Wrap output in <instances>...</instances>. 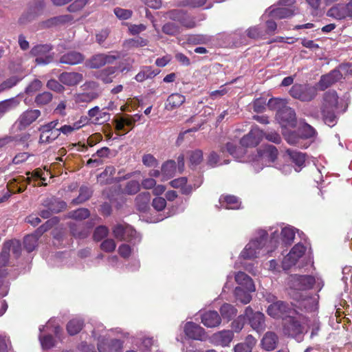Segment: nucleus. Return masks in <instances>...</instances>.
<instances>
[{
  "mask_svg": "<svg viewBox=\"0 0 352 352\" xmlns=\"http://www.w3.org/2000/svg\"><path fill=\"white\" fill-rule=\"evenodd\" d=\"M339 108V96L335 90L325 91L322 98L320 114L325 124L329 126L337 122V113Z\"/></svg>",
  "mask_w": 352,
  "mask_h": 352,
  "instance_id": "nucleus-1",
  "label": "nucleus"
},
{
  "mask_svg": "<svg viewBox=\"0 0 352 352\" xmlns=\"http://www.w3.org/2000/svg\"><path fill=\"white\" fill-rule=\"evenodd\" d=\"M302 316H287L282 320V331L285 336L299 340L304 334L305 326Z\"/></svg>",
  "mask_w": 352,
  "mask_h": 352,
  "instance_id": "nucleus-2",
  "label": "nucleus"
},
{
  "mask_svg": "<svg viewBox=\"0 0 352 352\" xmlns=\"http://www.w3.org/2000/svg\"><path fill=\"white\" fill-rule=\"evenodd\" d=\"M290 96L302 102H310L318 95V88L309 84H295L289 90Z\"/></svg>",
  "mask_w": 352,
  "mask_h": 352,
  "instance_id": "nucleus-3",
  "label": "nucleus"
},
{
  "mask_svg": "<svg viewBox=\"0 0 352 352\" xmlns=\"http://www.w3.org/2000/svg\"><path fill=\"white\" fill-rule=\"evenodd\" d=\"M267 312L274 318H282L283 320L284 318L294 314L296 311L287 302L278 300L268 307Z\"/></svg>",
  "mask_w": 352,
  "mask_h": 352,
  "instance_id": "nucleus-4",
  "label": "nucleus"
},
{
  "mask_svg": "<svg viewBox=\"0 0 352 352\" xmlns=\"http://www.w3.org/2000/svg\"><path fill=\"white\" fill-rule=\"evenodd\" d=\"M307 248L298 243L296 244L289 251L288 254L284 257L282 261L283 268L289 270L295 265L298 261L305 254Z\"/></svg>",
  "mask_w": 352,
  "mask_h": 352,
  "instance_id": "nucleus-5",
  "label": "nucleus"
},
{
  "mask_svg": "<svg viewBox=\"0 0 352 352\" xmlns=\"http://www.w3.org/2000/svg\"><path fill=\"white\" fill-rule=\"evenodd\" d=\"M41 116V112L38 109H28L23 111L16 120V124L19 130H25L34 122Z\"/></svg>",
  "mask_w": 352,
  "mask_h": 352,
  "instance_id": "nucleus-6",
  "label": "nucleus"
},
{
  "mask_svg": "<svg viewBox=\"0 0 352 352\" xmlns=\"http://www.w3.org/2000/svg\"><path fill=\"white\" fill-rule=\"evenodd\" d=\"M52 50L50 44L37 45L32 48L31 54L36 56L35 61L38 65H47L52 62V56L46 55Z\"/></svg>",
  "mask_w": 352,
  "mask_h": 352,
  "instance_id": "nucleus-7",
  "label": "nucleus"
},
{
  "mask_svg": "<svg viewBox=\"0 0 352 352\" xmlns=\"http://www.w3.org/2000/svg\"><path fill=\"white\" fill-rule=\"evenodd\" d=\"M70 234L78 239H86L90 234L92 224L90 222H70L68 223Z\"/></svg>",
  "mask_w": 352,
  "mask_h": 352,
  "instance_id": "nucleus-8",
  "label": "nucleus"
},
{
  "mask_svg": "<svg viewBox=\"0 0 352 352\" xmlns=\"http://www.w3.org/2000/svg\"><path fill=\"white\" fill-rule=\"evenodd\" d=\"M264 132L257 126H253L250 131L241 140L240 144L243 147H255L262 140Z\"/></svg>",
  "mask_w": 352,
  "mask_h": 352,
  "instance_id": "nucleus-9",
  "label": "nucleus"
},
{
  "mask_svg": "<svg viewBox=\"0 0 352 352\" xmlns=\"http://www.w3.org/2000/svg\"><path fill=\"white\" fill-rule=\"evenodd\" d=\"M245 315L248 319L251 327L260 332L265 328V316L260 311L254 312L251 307H247L245 309Z\"/></svg>",
  "mask_w": 352,
  "mask_h": 352,
  "instance_id": "nucleus-10",
  "label": "nucleus"
},
{
  "mask_svg": "<svg viewBox=\"0 0 352 352\" xmlns=\"http://www.w3.org/2000/svg\"><path fill=\"white\" fill-rule=\"evenodd\" d=\"M113 234L119 241H131L136 235V231L126 223H118L112 229Z\"/></svg>",
  "mask_w": 352,
  "mask_h": 352,
  "instance_id": "nucleus-11",
  "label": "nucleus"
},
{
  "mask_svg": "<svg viewBox=\"0 0 352 352\" xmlns=\"http://www.w3.org/2000/svg\"><path fill=\"white\" fill-rule=\"evenodd\" d=\"M118 56L107 54H98L91 56L87 62V65L91 69H98L106 64H112L118 59Z\"/></svg>",
  "mask_w": 352,
  "mask_h": 352,
  "instance_id": "nucleus-12",
  "label": "nucleus"
},
{
  "mask_svg": "<svg viewBox=\"0 0 352 352\" xmlns=\"http://www.w3.org/2000/svg\"><path fill=\"white\" fill-rule=\"evenodd\" d=\"M276 118L284 126H294L296 123L295 111L289 107H283L276 113Z\"/></svg>",
  "mask_w": 352,
  "mask_h": 352,
  "instance_id": "nucleus-13",
  "label": "nucleus"
},
{
  "mask_svg": "<svg viewBox=\"0 0 352 352\" xmlns=\"http://www.w3.org/2000/svg\"><path fill=\"white\" fill-rule=\"evenodd\" d=\"M342 78V74L339 69H333L329 73L322 75L318 81L317 86L321 91H324Z\"/></svg>",
  "mask_w": 352,
  "mask_h": 352,
  "instance_id": "nucleus-14",
  "label": "nucleus"
},
{
  "mask_svg": "<svg viewBox=\"0 0 352 352\" xmlns=\"http://www.w3.org/2000/svg\"><path fill=\"white\" fill-rule=\"evenodd\" d=\"M184 331L185 335L192 340H203L206 337L204 329L193 322H187Z\"/></svg>",
  "mask_w": 352,
  "mask_h": 352,
  "instance_id": "nucleus-15",
  "label": "nucleus"
},
{
  "mask_svg": "<svg viewBox=\"0 0 352 352\" xmlns=\"http://www.w3.org/2000/svg\"><path fill=\"white\" fill-rule=\"evenodd\" d=\"M137 119L130 115H124L115 120L116 131H122L124 134L128 133L135 126Z\"/></svg>",
  "mask_w": 352,
  "mask_h": 352,
  "instance_id": "nucleus-16",
  "label": "nucleus"
},
{
  "mask_svg": "<svg viewBox=\"0 0 352 352\" xmlns=\"http://www.w3.org/2000/svg\"><path fill=\"white\" fill-rule=\"evenodd\" d=\"M58 80L63 85L74 87L82 81L83 76L78 72H64L59 75Z\"/></svg>",
  "mask_w": 352,
  "mask_h": 352,
  "instance_id": "nucleus-17",
  "label": "nucleus"
},
{
  "mask_svg": "<svg viewBox=\"0 0 352 352\" xmlns=\"http://www.w3.org/2000/svg\"><path fill=\"white\" fill-rule=\"evenodd\" d=\"M31 181L30 177L19 176L8 183V190L12 193H21L26 189V185L24 183L30 184Z\"/></svg>",
  "mask_w": 352,
  "mask_h": 352,
  "instance_id": "nucleus-18",
  "label": "nucleus"
},
{
  "mask_svg": "<svg viewBox=\"0 0 352 352\" xmlns=\"http://www.w3.org/2000/svg\"><path fill=\"white\" fill-rule=\"evenodd\" d=\"M85 56L80 52L76 51H69L59 58V63L69 65H76L83 62Z\"/></svg>",
  "mask_w": 352,
  "mask_h": 352,
  "instance_id": "nucleus-19",
  "label": "nucleus"
},
{
  "mask_svg": "<svg viewBox=\"0 0 352 352\" xmlns=\"http://www.w3.org/2000/svg\"><path fill=\"white\" fill-rule=\"evenodd\" d=\"M116 171V169L113 166H107L104 171L98 176V181L100 185L111 184L114 182H120L121 180L120 178L113 177Z\"/></svg>",
  "mask_w": 352,
  "mask_h": 352,
  "instance_id": "nucleus-20",
  "label": "nucleus"
},
{
  "mask_svg": "<svg viewBox=\"0 0 352 352\" xmlns=\"http://www.w3.org/2000/svg\"><path fill=\"white\" fill-rule=\"evenodd\" d=\"M118 71L116 67H107L95 73V77L104 84H109L113 82L116 78V73Z\"/></svg>",
  "mask_w": 352,
  "mask_h": 352,
  "instance_id": "nucleus-21",
  "label": "nucleus"
},
{
  "mask_svg": "<svg viewBox=\"0 0 352 352\" xmlns=\"http://www.w3.org/2000/svg\"><path fill=\"white\" fill-rule=\"evenodd\" d=\"M258 155L262 160L274 162L277 159L278 151L276 146L267 144L258 149Z\"/></svg>",
  "mask_w": 352,
  "mask_h": 352,
  "instance_id": "nucleus-22",
  "label": "nucleus"
},
{
  "mask_svg": "<svg viewBox=\"0 0 352 352\" xmlns=\"http://www.w3.org/2000/svg\"><path fill=\"white\" fill-rule=\"evenodd\" d=\"M221 322V318L216 311H208L201 315V322L208 328L218 327Z\"/></svg>",
  "mask_w": 352,
  "mask_h": 352,
  "instance_id": "nucleus-23",
  "label": "nucleus"
},
{
  "mask_svg": "<svg viewBox=\"0 0 352 352\" xmlns=\"http://www.w3.org/2000/svg\"><path fill=\"white\" fill-rule=\"evenodd\" d=\"M186 101V97L179 93L171 94L165 102V109L173 111L179 108Z\"/></svg>",
  "mask_w": 352,
  "mask_h": 352,
  "instance_id": "nucleus-24",
  "label": "nucleus"
},
{
  "mask_svg": "<svg viewBox=\"0 0 352 352\" xmlns=\"http://www.w3.org/2000/svg\"><path fill=\"white\" fill-rule=\"evenodd\" d=\"M278 343V337L275 332L273 331H267L266 332L262 340H261V346L263 349L265 351H273Z\"/></svg>",
  "mask_w": 352,
  "mask_h": 352,
  "instance_id": "nucleus-25",
  "label": "nucleus"
},
{
  "mask_svg": "<svg viewBox=\"0 0 352 352\" xmlns=\"http://www.w3.org/2000/svg\"><path fill=\"white\" fill-rule=\"evenodd\" d=\"M88 116L91 119H94L93 122L94 124H102L110 120V114L107 111L100 110L98 106L89 109Z\"/></svg>",
  "mask_w": 352,
  "mask_h": 352,
  "instance_id": "nucleus-26",
  "label": "nucleus"
},
{
  "mask_svg": "<svg viewBox=\"0 0 352 352\" xmlns=\"http://www.w3.org/2000/svg\"><path fill=\"white\" fill-rule=\"evenodd\" d=\"M38 130L40 132L39 144H50L60 135L58 129L46 130L43 126H40Z\"/></svg>",
  "mask_w": 352,
  "mask_h": 352,
  "instance_id": "nucleus-27",
  "label": "nucleus"
},
{
  "mask_svg": "<svg viewBox=\"0 0 352 352\" xmlns=\"http://www.w3.org/2000/svg\"><path fill=\"white\" fill-rule=\"evenodd\" d=\"M74 17L70 14H65L50 18L43 23V25L46 28H52L55 26L64 25L65 24L72 23Z\"/></svg>",
  "mask_w": 352,
  "mask_h": 352,
  "instance_id": "nucleus-28",
  "label": "nucleus"
},
{
  "mask_svg": "<svg viewBox=\"0 0 352 352\" xmlns=\"http://www.w3.org/2000/svg\"><path fill=\"white\" fill-rule=\"evenodd\" d=\"M160 71L159 69H154L151 66H144L141 70L136 74L135 79L137 82H142L148 79H152Z\"/></svg>",
  "mask_w": 352,
  "mask_h": 352,
  "instance_id": "nucleus-29",
  "label": "nucleus"
},
{
  "mask_svg": "<svg viewBox=\"0 0 352 352\" xmlns=\"http://www.w3.org/2000/svg\"><path fill=\"white\" fill-rule=\"evenodd\" d=\"M259 241L258 240H254L248 243L242 251L241 255L244 259H252L257 257L259 253Z\"/></svg>",
  "mask_w": 352,
  "mask_h": 352,
  "instance_id": "nucleus-30",
  "label": "nucleus"
},
{
  "mask_svg": "<svg viewBox=\"0 0 352 352\" xmlns=\"http://www.w3.org/2000/svg\"><path fill=\"white\" fill-rule=\"evenodd\" d=\"M151 194L148 192H143L138 195L135 199V206L140 212H146L149 209Z\"/></svg>",
  "mask_w": 352,
  "mask_h": 352,
  "instance_id": "nucleus-31",
  "label": "nucleus"
},
{
  "mask_svg": "<svg viewBox=\"0 0 352 352\" xmlns=\"http://www.w3.org/2000/svg\"><path fill=\"white\" fill-rule=\"evenodd\" d=\"M315 283V278L311 275H300L296 278V286L299 290L311 289Z\"/></svg>",
  "mask_w": 352,
  "mask_h": 352,
  "instance_id": "nucleus-32",
  "label": "nucleus"
},
{
  "mask_svg": "<svg viewBox=\"0 0 352 352\" xmlns=\"http://www.w3.org/2000/svg\"><path fill=\"white\" fill-rule=\"evenodd\" d=\"M235 281L249 292H254L255 286L252 279L243 272H238L235 275Z\"/></svg>",
  "mask_w": 352,
  "mask_h": 352,
  "instance_id": "nucleus-33",
  "label": "nucleus"
},
{
  "mask_svg": "<svg viewBox=\"0 0 352 352\" xmlns=\"http://www.w3.org/2000/svg\"><path fill=\"white\" fill-rule=\"evenodd\" d=\"M43 205L48 208L52 213H58L65 210L67 207V204L65 201L54 197L45 200Z\"/></svg>",
  "mask_w": 352,
  "mask_h": 352,
  "instance_id": "nucleus-34",
  "label": "nucleus"
},
{
  "mask_svg": "<svg viewBox=\"0 0 352 352\" xmlns=\"http://www.w3.org/2000/svg\"><path fill=\"white\" fill-rule=\"evenodd\" d=\"M327 15L337 20L347 18L345 4L338 3L333 6L327 11Z\"/></svg>",
  "mask_w": 352,
  "mask_h": 352,
  "instance_id": "nucleus-35",
  "label": "nucleus"
},
{
  "mask_svg": "<svg viewBox=\"0 0 352 352\" xmlns=\"http://www.w3.org/2000/svg\"><path fill=\"white\" fill-rule=\"evenodd\" d=\"M219 202L226 209L232 210L239 208L241 204L238 197L230 195H221L219 198Z\"/></svg>",
  "mask_w": 352,
  "mask_h": 352,
  "instance_id": "nucleus-36",
  "label": "nucleus"
},
{
  "mask_svg": "<svg viewBox=\"0 0 352 352\" xmlns=\"http://www.w3.org/2000/svg\"><path fill=\"white\" fill-rule=\"evenodd\" d=\"M93 195V190L87 186H82L79 189L78 196L72 200L74 204H80L89 200Z\"/></svg>",
  "mask_w": 352,
  "mask_h": 352,
  "instance_id": "nucleus-37",
  "label": "nucleus"
},
{
  "mask_svg": "<svg viewBox=\"0 0 352 352\" xmlns=\"http://www.w3.org/2000/svg\"><path fill=\"white\" fill-rule=\"evenodd\" d=\"M215 339L223 346H228L234 338V333L231 330H223L214 334Z\"/></svg>",
  "mask_w": 352,
  "mask_h": 352,
  "instance_id": "nucleus-38",
  "label": "nucleus"
},
{
  "mask_svg": "<svg viewBox=\"0 0 352 352\" xmlns=\"http://www.w3.org/2000/svg\"><path fill=\"white\" fill-rule=\"evenodd\" d=\"M286 153L289 156L292 162L298 168H301L305 165L306 160L305 153L292 149H287Z\"/></svg>",
  "mask_w": 352,
  "mask_h": 352,
  "instance_id": "nucleus-39",
  "label": "nucleus"
},
{
  "mask_svg": "<svg viewBox=\"0 0 352 352\" xmlns=\"http://www.w3.org/2000/svg\"><path fill=\"white\" fill-rule=\"evenodd\" d=\"M221 318L227 320V321L231 320L237 314V309L232 305L229 303H224L221 307L220 309Z\"/></svg>",
  "mask_w": 352,
  "mask_h": 352,
  "instance_id": "nucleus-40",
  "label": "nucleus"
},
{
  "mask_svg": "<svg viewBox=\"0 0 352 352\" xmlns=\"http://www.w3.org/2000/svg\"><path fill=\"white\" fill-rule=\"evenodd\" d=\"M84 326V322L81 319L74 318L69 320L67 324V331L71 336L78 333Z\"/></svg>",
  "mask_w": 352,
  "mask_h": 352,
  "instance_id": "nucleus-41",
  "label": "nucleus"
},
{
  "mask_svg": "<svg viewBox=\"0 0 352 352\" xmlns=\"http://www.w3.org/2000/svg\"><path fill=\"white\" fill-rule=\"evenodd\" d=\"M250 292L241 287H237L234 289V296L236 300L240 301L243 304H248L252 300Z\"/></svg>",
  "mask_w": 352,
  "mask_h": 352,
  "instance_id": "nucleus-42",
  "label": "nucleus"
},
{
  "mask_svg": "<svg viewBox=\"0 0 352 352\" xmlns=\"http://www.w3.org/2000/svg\"><path fill=\"white\" fill-rule=\"evenodd\" d=\"M53 99V95L50 91H43L41 94H38L34 98V102L36 104L42 107L45 105L49 104Z\"/></svg>",
  "mask_w": 352,
  "mask_h": 352,
  "instance_id": "nucleus-43",
  "label": "nucleus"
},
{
  "mask_svg": "<svg viewBox=\"0 0 352 352\" xmlns=\"http://www.w3.org/2000/svg\"><path fill=\"white\" fill-rule=\"evenodd\" d=\"M270 14L275 19H282L292 16L294 11L289 8H278L272 10Z\"/></svg>",
  "mask_w": 352,
  "mask_h": 352,
  "instance_id": "nucleus-44",
  "label": "nucleus"
},
{
  "mask_svg": "<svg viewBox=\"0 0 352 352\" xmlns=\"http://www.w3.org/2000/svg\"><path fill=\"white\" fill-rule=\"evenodd\" d=\"M162 31L164 34L175 36L181 32L180 26L173 22H167L162 27Z\"/></svg>",
  "mask_w": 352,
  "mask_h": 352,
  "instance_id": "nucleus-45",
  "label": "nucleus"
},
{
  "mask_svg": "<svg viewBox=\"0 0 352 352\" xmlns=\"http://www.w3.org/2000/svg\"><path fill=\"white\" fill-rule=\"evenodd\" d=\"M38 236L35 234H29L23 239V246L28 252H32L37 245Z\"/></svg>",
  "mask_w": 352,
  "mask_h": 352,
  "instance_id": "nucleus-46",
  "label": "nucleus"
},
{
  "mask_svg": "<svg viewBox=\"0 0 352 352\" xmlns=\"http://www.w3.org/2000/svg\"><path fill=\"white\" fill-rule=\"evenodd\" d=\"M175 171L176 162L174 160H168L162 166V173L165 177H173Z\"/></svg>",
  "mask_w": 352,
  "mask_h": 352,
  "instance_id": "nucleus-47",
  "label": "nucleus"
},
{
  "mask_svg": "<svg viewBox=\"0 0 352 352\" xmlns=\"http://www.w3.org/2000/svg\"><path fill=\"white\" fill-rule=\"evenodd\" d=\"M298 133L302 139H309L316 135L315 129L309 124L305 123L298 129Z\"/></svg>",
  "mask_w": 352,
  "mask_h": 352,
  "instance_id": "nucleus-48",
  "label": "nucleus"
},
{
  "mask_svg": "<svg viewBox=\"0 0 352 352\" xmlns=\"http://www.w3.org/2000/svg\"><path fill=\"white\" fill-rule=\"evenodd\" d=\"M281 239L286 245H291L295 238V232L292 228L285 227L281 230Z\"/></svg>",
  "mask_w": 352,
  "mask_h": 352,
  "instance_id": "nucleus-49",
  "label": "nucleus"
},
{
  "mask_svg": "<svg viewBox=\"0 0 352 352\" xmlns=\"http://www.w3.org/2000/svg\"><path fill=\"white\" fill-rule=\"evenodd\" d=\"M179 23L182 26L187 29H192L197 26L195 18L194 16L189 15L188 12L185 10Z\"/></svg>",
  "mask_w": 352,
  "mask_h": 352,
  "instance_id": "nucleus-50",
  "label": "nucleus"
},
{
  "mask_svg": "<svg viewBox=\"0 0 352 352\" xmlns=\"http://www.w3.org/2000/svg\"><path fill=\"white\" fill-rule=\"evenodd\" d=\"M98 94L95 91L83 92L76 95V101L77 102L89 103L98 97Z\"/></svg>",
  "mask_w": 352,
  "mask_h": 352,
  "instance_id": "nucleus-51",
  "label": "nucleus"
},
{
  "mask_svg": "<svg viewBox=\"0 0 352 352\" xmlns=\"http://www.w3.org/2000/svg\"><path fill=\"white\" fill-rule=\"evenodd\" d=\"M58 223V219L56 217L48 219L43 224H42L40 227H38L36 231L35 234L40 237L45 232L50 230L56 223Z\"/></svg>",
  "mask_w": 352,
  "mask_h": 352,
  "instance_id": "nucleus-52",
  "label": "nucleus"
},
{
  "mask_svg": "<svg viewBox=\"0 0 352 352\" xmlns=\"http://www.w3.org/2000/svg\"><path fill=\"white\" fill-rule=\"evenodd\" d=\"M19 104V102L15 98L6 100L0 102V113H4L16 108Z\"/></svg>",
  "mask_w": 352,
  "mask_h": 352,
  "instance_id": "nucleus-53",
  "label": "nucleus"
},
{
  "mask_svg": "<svg viewBox=\"0 0 352 352\" xmlns=\"http://www.w3.org/2000/svg\"><path fill=\"white\" fill-rule=\"evenodd\" d=\"M69 217L74 219L81 221L90 216V212L87 208H81L72 211Z\"/></svg>",
  "mask_w": 352,
  "mask_h": 352,
  "instance_id": "nucleus-54",
  "label": "nucleus"
},
{
  "mask_svg": "<svg viewBox=\"0 0 352 352\" xmlns=\"http://www.w3.org/2000/svg\"><path fill=\"white\" fill-rule=\"evenodd\" d=\"M140 190V185L136 180L128 182L123 190L124 194L133 195H135Z\"/></svg>",
  "mask_w": 352,
  "mask_h": 352,
  "instance_id": "nucleus-55",
  "label": "nucleus"
},
{
  "mask_svg": "<svg viewBox=\"0 0 352 352\" xmlns=\"http://www.w3.org/2000/svg\"><path fill=\"white\" fill-rule=\"evenodd\" d=\"M189 160L191 166H196L203 161V152L196 149L190 152Z\"/></svg>",
  "mask_w": 352,
  "mask_h": 352,
  "instance_id": "nucleus-56",
  "label": "nucleus"
},
{
  "mask_svg": "<svg viewBox=\"0 0 352 352\" xmlns=\"http://www.w3.org/2000/svg\"><path fill=\"white\" fill-rule=\"evenodd\" d=\"M109 234V229L104 226H98L93 234L94 240L96 241H100L105 238Z\"/></svg>",
  "mask_w": 352,
  "mask_h": 352,
  "instance_id": "nucleus-57",
  "label": "nucleus"
},
{
  "mask_svg": "<svg viewBox=\"0 0 352 352\" xmlns=\"http://www.w3.org/2000/svg\"><path fill=\"white\" fill-rule=\"evenodd\" d=\"M43 86L42 82L38 79H34L25 88V92L28 95H32L39 91Z\"/></svg>",
  "mask_w": 352,
  "mask_h": 352,
  "instance_id": "nucleus-58",
  "label": "nucleus"
},
{
  "mask_svg": "<svg viewBox=\"0 0 352 352\" xmlns=\"http://www.w3.org/2000/svg\"><path fill=\"white\" fill-rule=\"evenodd\" d=\"M46 87L56 93H63L65 91V87L63 84L58 80L55 79H50L47 82Z\"/></svg>",
  "mask_w": 352,
  "mask_h": 352,
  "instance_id": "nucleus-59",
  "label": "nucleus"
},
{
  "mask_svg": "<svg viewBox=\"0 0 352 352\" xmlns=\"http://www.w3.org/2000/svg\"><path fill=\"white\" fill-rule=\"evenodd\" d=\"M207 0H182L179 3V6L189 7L191 8H198L206 4Z\"/></svg>",
  "mask_w": 352,
  "mask_h": 352,
  "instance_id": "nucleus-60",
  "label": "nucleus"
},
{
  "mask_svg": "<svg viewBox=\"0 0 352 352\" xmlns=\"http://www.w3.org/2000/svg\"><path fill=\"white\" fill-rule=\"evenodd\" d=\"M188 41L193 45H204L210 41L208 36L203 34L192 35L188 38Z\"/></svg>",
  "mask_w": 352,
  "mask_h": 352,
  "instance_id": "nucleus-61",
  "label": "nucleus"
},
{
  "mask_svg": "<svg viewBox=\"0 0 352 352\" xmlns=\"http://www.w3.org/2000/svg\"><path fill=\"white\" fill-rule=\"evenodd\" d=\"M21 80V78L16 76H11L10 78L6 79L4 80L1 85H0V91H4L6 89H10L15 86L19 81Z\"/></svg>",
  "mask_w": 352,
  "mask_h": 352,
  "instance_id": "nucleus-62",
  "label": "nucleus"
},
{
  "mask_svg": "<svg viewBox=\"0 0 352 352\" xmlns=\"http://www.w3.org/2000/svg\"><path fill=\"white\" fill-rule=\"evenodd\" d=\"M245 318L247 317L245 314L240 315L233 320L231 327L235 332L238 333L242 330L245 322Z\"/></svg>",
  "mask_w": 352,
  "mask_h": 352,
  "instance_id": "nucleus-63",
  "label": "nucleus"
},
{
  "mask_svg": "<svg viewBox=\"0 0 352 352\" xmlns=\"http://www.w3.org/2000/svg\"><path fill=\"white\" fill-rule=\"evenodd\" d=\"M184 10L173 9L167 11L164 16L170 20L179 22L184 14Z\"/></svg>",
  "mask_w": 352,
  "mask_h": 352,
  "instance_id": "nucleus-64",
  "label": "nucleus"
}]
</instances>
